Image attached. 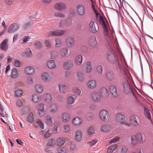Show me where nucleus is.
Masks as SVG:
<instances>
[{"mask_svg":"<svg viewBox=\"0 0 153 153\" xmlns=\"http://www.w3.org/2000/svg\"><path fill=\"white\" fill-rule=\"evenodd\" d=\"M123 77L124 78L122 80V85L123 88L124 92L126 94H129L131 92L135 96L134 92L131 88L128 82V79L127 76L125 74Z\"/></svg>","mask_w":153,"mask_h":153,"instance_id":"obj_1","label":"nucleus"},{"mask_svg":"<svg viewBox=\"0 0 153 153\" xmlns=\"http://www.w3.org/2000/svg\"><path fill=\"white\" fill-rule=\"evenodd\" d=\"M107 57L108 60L111 63L115 64L116 62H118L119 59L118 56L112 52L107 53Z\"/></svg>","mask_w":153,"mask_h":153,"instance_id":"obj_2","label":"nucleus"},{"mask_svg":"<svg viewBox=\"0 0 153 153\" xmlns=\"http://www.w3.org/2000/svg\"><path fill=\"white\" fill-rule=\"evenodd\" d=\"M99 17V21L100 23L102 25L105 37L106 39L108 40L109 36L108 35V29L106 24L102 17L100 14H98V16H97V17Z\"/></svg>","mask_w":153,"mask_h":153,"instance_id":"obj_3","label":"nucleus"},{"mask_svg":"<svg viewBox=\"0 0 153 153\" xmlns=\"http://www.w3.org/2000/svg\"><path fill=\"white\" fill-rule=\"evenodd\" d=\"M88 43L91 46L94 47L97 45L96 39L95 36H91L89 38L88 40Z\"/></svg>","mask_w":153,"mask_h":153,"instance_id":"obj_4","label":"nucleus"},{"mask_svg":"<svg viewBox=\"0 0 153 153\" xmlns=\"http://www.w3.org/2000/svg\"><path fill=\"white\" fill-rule=\"evenodd\" d=\"M76 10L77 13L79 16H83L85 13V8L82 5H78L76 7Z\"/></svg>","mask_w":153,"mask_h":153,"instance_id":"obj_5","label":"nucleus"},{"mask_svg":"<svg viewBox=\"0 0 153 153\" xmlns=\"http://www.w3.org/2000/svg\"><path fill=\"white\" fill-rule=\"evenodd\" d=\"M19 28V25L17 23H14L10 25L8 29L9 33H12L17 30Z\"/></svg>","mask_w":153,"mask_h":153,"instance_id":"obj_6","label":"nucleus"},{"mask_svg":"<svg viewBox=\"0 0 153 153\" xmlns=\"http://www.w3.org/2000/svg\"><path fill=\"white\" fill-rule=\"evenodd\" d=\"M43 98L46 102L51 103L53 102V99L52 94H51L45 93L43 96Z\"/></svg>","mask_w":153,"mask_h":153,"instance_id":"obj_7","label":"nucleus"},{"mask_svg":"<svg viewBox=\"0 0 153 153\" xmlns=\"http://www.w3.org/2000/svg\"><path fill=\"white\" fill-rule=\"evenodd\" d=\"M108 89L113 96L115 97L118 96V94L117 88L114 85H111Z\"/></svg>","mask_w":153,"mask_h":153,"instance_id":"obj_8","label":"nucleus"},{"mask_svg":"<svg viewBox=\"0 0 153 153\" xmlns=\"http://www.w3.org/2000/svg\"><path fill=\"white\" fill-rule=\"evenodd\" d=\"M42 79L45 82H49L51 79V76L48 72H44L41 76Z\"/></svg>","mask_w":153,"mask_h":153,"instance_id":"obj_9","label":"nucleus"},{"mask_svg":"<svg viewBox=\"0 0 153 153\" xmlns=\"http://www.w3.org/2000/svg\"><path fill=\"white\" fill-rule=\"evenodd\" d=\"M100 116L101 119L102 120L105 121L109 118L108 112L105 110H103L100 111Z\"/></svg>","mask_w":153,"mask_h":153,"instance_id":"obj_10","label":"nucleus"},{"mask_svg":"<svg viewBox=\"0 0 153 153\" xmlns=\"http://www.w3.org/2000/svg\"><path fill=\"white\" fill-rule=\"evenodd\" d=\"M100 93L101 97L102 98H106L109 95L108 90L105 87H102L100 89Z\"/></svg>","mask_w":153,"mask_h":153,"instance_id":"obj_11","label":"nucleus"},{"mask_svg":"<svg viewBox=\"0 0 153 153\" xmlns=\"http://www.w3.org/2000/svg\"><path fill=\"white\" fill-rule=\"evenodd\" d=\"M82 133L80 130H76L75 132V139L77 142H80L82 139Z\"/></svg>","mask_w":153,"mask_h":153,"instance_id":"obj_12","label":"nucleus"},{"mask_svg":"<svg viewBox=\"0 0 153 153\" xmlns=\"http://www.w3.org/2000/svg\"><path fill=\"white\" fill-rule=\"evenodd\" d=\"M54 7L56 10L61 11L65 9L66 5L64 3L59 2L55 4Z\"/></svg>","mask_w":153,"mask_h":153,"instance_id":"obj_13","label":"nucleus"},{"mask_svg":"<svg viewBox=\"0 0 153 153\" xmlns=\"http://www.w3.org/2000/svg\"><path fill=\"white\" fill-rule=\"evenodd\" d=\"M91 99L94 101H99L101 97L99 92L96 91L93 92L91 94Z\"/></svg>","mask_w":153,"mask_h":153,"instance_id":"obj_14","label":"nucleus"},{"mask_svg":"<svg viewBox=\"0 0 153 153\" xmlns=\"http://www.w3.org/2000/svg\"><path fill=\"white\" fill-rule=\"evenodd\" d=\"M75 40L73 37H68L65 41V44L68 47H72L74 43Z\"/></svg>","mask_w":153,"mask_h":153,"instance_id":"obj_15","label":"nucleus"},{"mask_svg":"<svg viewBox=\"0 0 153 153\" xmlns=\"http://www.w3.org/2000/svg\"><path fill=\"white\" fill-rule=\"evenodd\" d=\"M8 42V39H6L1 42L0 45V48L1 50L6 51L8 48V46L7 45Z\"/></svg>","mask_w":153,"mask_h":153,"instance_id":"obj_16","label":"nucleus"},{"mask_svg":"<svg viewBox=\"0 0 153 153\" xmlns=\"http://www.w3.org/2000/svg\"><path fill=\"white\" fill-rule=\"evenodd\" d=\"M73 62L70 60H67L63 63V67L66 70L70 69L73 66Z\"/></svg>","mask_w":153,"mask_h":153,"instance_id":"obj_17","label":"nucleus"},{"mask_svg":"<svg viewBox=\"0 0 153 153\" xmlns=\"http://www.w3.org/2000/svg\"><path fill=\"white\" fill-rule=\"evenodd\" d=\"M114 72L111 71H107L106 77L107 79L109 81H112L114 78Z\"/></svg>","mask_w":153,"mask_h":153,"instance_id":"obj_18","label":"nucleus"},{"mask_svg":"<svg viewBox=\"0 0 153 153\" xmlns=\"http://www.w3.org/2000/svg\"><path fill=\"white\" fill-rule=\"evenodd\" d=\"M68 49L67 47L61 48L59 52V54L60 56L62 57L67 56L68 54Z\"/></svg>","mask_w":153,"mask_h":153,"instance_id":"obj_19","label":"nucleus"},{"mask_svg":"<svg viewBox=\"0 0 153 153\" xmlns=\"http://www.w3.org/2000/svg\"><path fill=\"white\" fill-rule=\"evenodd\" d=\"M76 98V96L75 95H72L69 96L67 100V103L69 105L73 104L74 103Z\"/></svg>","mask_w":153,"mask_h":153,"instance_id":"obj_20","label":"nucleus"},{"mask_svg":"<svg viewBox=\"0 0 153 153\" xmlns=\"http://www.w3.org/2000/svg\"><path fill=\"white\" fill-rule=\"evenodd\" d=\"M130 121L131 124L134 126H137L139 125V123L137 121L136 116L132 115L130 117Z\"/></svg>","mask_w":153,"mask_h":153,"instance_id":"obj_21","label":"nucleus"},{"mask_svg":"<svg viewBox=\"0 0 153 153\" xmlns=\"http://www.w3.org/2000/svg\"><path fill=\"white\" fill-rule=\"evenodd\" d=\"M46 65L48 68L50 69H54L56 67V64L55 61L52 60L48 61Z\"/></svg>","mask_w":153,"mask_h":153,"instance_id":"obj_22","label":"nucleus"},{"mask_svg":"<svg viewBox=\"0 0 153 153\" xmlns=\"http://www.w3.org/2000/svg\"><path fill=\"white\" fill-rule=\"evenodd\" d=\"M61 118L63 122H67L70 120V115L68 113L65 112L62 114Z\"/></svg>","mask_w":153,"mask_h":153,"instance_id":"obj_23","label":"nucleus"},{"mask_svg":"<svg viewBox=\"0 0 153 153\" xmlns=\"http://www.w3.org/2000/svg\"><path fill=\"white\" fill-rule=\"evenodd\" d=\"M34 90L38 93H41L43 91L44 88L41 85H36L34 87Z\"/></svg>","mask_w":153,"mask_h":153,"instance_id":"obj_24","label":"nucleus"},{"mask_svg":"<svg viewBox=\"0 0 153 153\" xmlns=\"http://www.w3.org/2000/svg\"><path fill=\"white\" fill-rule=\"evenodd\" d=\"M92 69L91 63L90 62H87L85 64V70L87 73L90 72Z\"/></svg>","mask_w":153,"mask_h":153,"instance_id":"obj_25","label":"nucleus"},{"mask_svg":"<svg viewBox=\"0 0 153 153\" xmlns=\"http://www.w3.org/2000/svg\"><path fill=\"white\" fill-rule=\"evenodd\" d=\"M65 31L62 30H54L51 32V35L53 36H61L64 34Z\"/></svg>","mask_w":153,"mask_h":153,"instance_id":"obj_26","label":"nucleus"},{"mask_svg":"<svg viewBox=\"0 0 153 153\" xmlns=\"http://www.w3.org/2000/svg\"><path fill=\"white\" fill-rule=\"evenodd\" d=\"M32 100L34 102H37L40 101L42 99L41 97L37 94L32 95L31 97Z\"/></svg>","mask_w":153,"mask_h":153,"instance_id":"obj_27","label":"nucleus"},{"mask_svg":"<svg viewBox=\"0 0 153 153\" xmlns=\"http://www.w3.org/2000/svg\"><path fill=\"white\" fill-rule=\"evenodd\" d=\"M89 29L90 31L93 33H95L97 32L95 25L94 22L91 21L89 24Z\"/></svg>","mask_w":153,"mask_h":153,"instance_id":"obj_28","label":"nucleus"},{"mask_svg":"<svg viewBox=\"0 0 153 153\" xmlns=\"http://www.w3.org/2000/svg\"><path fill=\"white\" fill-rule=\"evenodd\" d=\"M87 85L89 88L93 89L96 86L97 82L95 80H91L87 82Z\"/></svg>","mask_w":153,"mask_h":153,"instance_id":"obj_29","label":"nucleus"},{"mask_svg":"<svg viewBox=\"0 0 153 153\" xmlns=\"http://www.w3.org/2000/svg\"><path fill=\"white\" fill-rule=\"evenodd\" d=\"M58 106L55 104H52L49 107V111L52 113H55L58 111Z\"/></svg>","mask_w":153,"mask_h":153,"instance_id":"obj_30","label":"nucleus"},{"mask_svg":"<svg viewBox=\"0 0 153 153\" xmlns=\"http://www.w3.org/2000/svg\"><path fill=\"white\" fill-rule=\"evenodd\" d=\"M24 71L25 73L29 75L32 74L35 72V70L34 68L31 67H26Z\"/></svg>","mask_w":153,"mask_h":153,"instance_id":"obj_31","label":"nucleus"},{"mask_svg":"<svg viewBox=\"0 0 153 153\" xmlns=\"http://www.w3.org/2000/svg\"><path fill=\"white\" fill-rule=\"evenodd\" d=\"M58 86L60 92L62 93L65 92L68 87L67 85L64 84H59L58 85Z\"/></svg>","mask_w":153,"mask_h":153,"instance_id":"obj_32","label":"nucleus"},{"mask_svg":"<svg viewBox=\"0 0 153 153\" xmlns=\"http://www.w3.org/2000/svg\"><path fill=\"white\" fill-rule=\"evenodd\" d=\"M116 119L118 122L121 123L123 122V120H125V116L124 115L120 113L117 114Z\"/></svg>","mask_w":153,"mask_h":153,"instance_id":"obj_33","label":"nucleus"},{"mask_svg":"<svg viewBox=\"0 0 153 153\" xmlns=\"http://www.w3.org/2000/svg\"><path fill=\"white\" fill-rule=\"evenodd\" d=\"M143 111L145 117L148 120L152 121L150 113L148 108L146 107H145Z\"/></svg>","mask_w":153,"mask_h":153,"instance_id":"obj_34","label":"nucleus"},{"mask_svg":"<svg viewBox=\"0 0 153 153\" xmlns=\"http://www.w3.org/2000/svg\"><path fill=\"white\" fill-rule=\"evenodd\" d=\"M65 142V138L62 137H59L56 140V143L57 146H61L63 145Z\"/></svg>","mask_w":153,"mask_h":153,"instance_id":"obj_35","label":"nucleus"},{"mask_svg":"<svg viewBox=\"0 0 153 153\" xmlns=\"http://www.w3.org/2000/svg\"><path fill=\"white\" fill-rule=\"evenodd\" d=\"M117 144H114L110 146L108 148L107 152L108 153H111L117 147Z\"/></svg>","mask_w":153,"mask_h":153,"instance_id":"obj_36","label":"nucleus"},{"mask_svg":"<svg viewBox=\"0 0 153 153\" xmlns=\"http://www.w3.org/2000/svg\"><path fill=\"white\" fill-rule=\"evenodd\" d=\"M25 54L28 57H30L32 56V53L30 49L29 48H27L26 49L25 52L22 53V54L23 56H24Z\"/></svg>","mask_w":153,"mask_h":153,"instance_id":"obj_37","label":"nucleus"},{"mask_svg":"<svg viewBox=\"0 0 153 153\" xmlns=\"http://www.w3.org/2000/svg\"><path fill=\"white\" fill-rule=\"evenodd\" d=\"M19 73L16 69L13 68L11 71L10 77L12 78H15L18 76Z\"/></svg>","mask_w":153,"mask_h":153,"instance_id":"obj_38","label":"nucleus"},{"mask_svg":"<svg viewBox=\"0 0 153 153\" xmlns=\"http://www.w3.org/2000/svg\"><path fill=\"white\" fill-rule=\"evenodd\" d=\"M82 122L81 119L79 117L74 118L72 121L73 123L75 125H78L81 123Z\"/></svg>","mask_w":153,"mask_h":153,"instance_id":"obj_39","label":"nucleus"},{"mask_svg":"<svg viewBox=\"0 0 153 153\" xmlns=\"http://www.w3.org/2000/svg\"><path fill=\"white\" fill-rule=\"evenodd\" d=\"M111 129L110 126L107 124H104L101 128L100 130L102 132H107Z\"/></svg>","mask_w":153,"mask_h":153,"instance_id":"obj_40","label":"nucleus"},{"mask_svg":"<svg viewBox=\"0 0 153 153\" xmlns=\"http://www.w3.org/2000/svg\"><path fill=\"white\" fill-rule=\"evenodd\" d=\"M82 60V56L80 55H78L76 57L75 61L76 63L78 65H80L81 64Z\"/></svg>","mask_w":153,"mask_h":153,"instance_id":"obj_41","label":"nucleus"},{"mask_svg":"<svg viewBox=\"0 0 153 153\" xmlns=\"http://www.w3.org/2000/svg\"><path fill=\"white\" fill-rule=\"evenodd\" d=\"M34 117L33 114L32 112L30 113L27 117V120L30 123H32L34 120Z\"/></svg>","mask_w":153,"mask_h":153,"instance_id":"obj_42","label":"nucleus"},{"mask_svg":"<svg viewBox=\"0 0 153 153\" xmlns=\"http://www.w3.org/2000/svg\"><path fill=\"white\" fill-rule=\"evenodd\" d=\"M76 78L79 81H82L84 79L83 74L81 72H78L76 74Z\"/></svg>","mask_w":153,"mask_h":153,"instance_id":"obj_43","label":"nucleus"},{"mask_svg":"<svg viewBox=\"0 0 153 153\" xmlns=\"http://www.w3.org/2000/svg\"><path fill=\"white\" fill-rule=\"evenodd\" d=\"M85 117L88 120H92L94 117V115L92 113L88 112L85 114Z\"/></svg>","mask_w":153,"mask_h":153,"instance_id":"obj_44","label":"nucleus"},{"mask_svg":"<svg viewBox=\"0 0 153 153\" xmlns=\"http://www.w3.org/2000/svg\"><path fill=\"white\" fill-rule=\"evenodd\" d=\"M30 110V107L26 106L23 108L21 111V113L22 114H28Z\"/></svg>","mask_w":153,"mask_h":153,"instance_id":"obj_45","label":"nucleus"},{"mask_svg":"<svg viewBox=\"0 0 153 153\" xmlns=\"http://www.w3.org/2000/svg\"><path fill=\"white\" fill-rule=\"evenodd\" d=\"M73 93L77 95H80L81 94V91L80 89L76 87H74L72 90Z\"/></svg>","mask_w":153,"mask_h":153,"instance_id":"obj_46","label":"nucleus"},{"mask_svg":"<svg viewBox=\"0 0 153 153\" xmlns=\"http://www.w3.org/2000/svg\"><path fill=\"white\" fill-rule=\"evenodd\" d=\"M96 71L99 74H102V65H98L97 66Z\"/></svg>","mask_w":153,"mask_h":153,"instance_id":"obj_47","label":"nucleus"},{"mask_svg":"<svg viewBox=\"0 0 153 153\" xmlns=\"http://www.w3.org/2000/svg\"><path fill=\"white\" fill-rule=\"evenodd\" d=\"M55 47L56 48L59 47L62 45V41L59 39H55Z\"/></svg>","mask_w":153,"mask_h":153,"instance_id":"obj_48","label":"nucleus"},{"mask_svg":"<svg viewBox=\"0 0 153 153\" xmlns=\"http://www.w3.org/2000/svg\"><path fill=\"white\" fill-rule=\"evenodd\" d=\"M51 58L52 59H54L57 57L58 55V53L56 51H53L50 53Z\"/></svg>","mask_w":153,"mask_h":153,"instance_id":"obj_49","label":"nucleus"},{"mask_svg":"<svg viewBox=\"0 0 153 153\" xmlns=\"http://www.w3.org/2000/svg\"><path fill=\"white\" fill-rule=\"evenodd\" d=\"M135 137L137 141H142L143 140L142 135L140 133H137L135 135Z\"/></svg>","mask_w":153,"mask_h":153,"instance_id":"obj_50","label":"nucleus"},{"mask_svg":"<svg viewBox=\"0 0 153 153\" xmlns=\"http://www.w3.org/2000/svg\"><path fill=\"white\" fill-rule=\"evenodd\" d=\"M34 46L37 49H40L42 48V44L40 41H37L34 43Z\"/></svg>","mask_w":153,"mask_h":153,"instance_id":"obj_51","label":"nucleus"},{"mask_svg":"<svg viewBox=\"0 0 153 153\" xmlns=\"http://www.w3.org/2000/svg\"><path fill=\"white\" fill-rule=\"evenodd\" d=\"M57 151L59 153H67V150L65 148L60 147L57 149Z\"/></svg>","mask_w":153,"mask_h":153,"instance_id":"obj_52","label":"nucleus"},{"mask_svg":"<svg viewBox=\"0 0 153 153\" xmlns=\"http://www.w3.org/2000/svg\"><path fill=\"white\" fill-rule=\"evenodd\" d=\"M46 122L47 123L48 125H51L52 123V118L49 116H47L46 117Z\"/></svg>","mask_w":153,"mask_h":153,"instance_id":"obj_53","label":"nucleus"},{"mask_svg":"<svg viewBox=\"0 0 153 153\" xmlns=\"http://www.w3.org/2000/svg\"><path fill=\"white\" fill-rule=\"evenodd\" d=\"M87 132L89 135H92L94 134V127L92 126L89 127L87 130Z\"/></svg>","mask_w":153,"mask_h":153,"instance_id":"obj_54","label":"nucleus"},{"mask_svg":"<svg viewBox=\"0 0 153 153\" xmlns=\"http://www.w3.org/2000/svg\"><path fill=\"white\" fill-rule=\"evenodd\" d=\"M33 25V23L30 22H29L26 23L24 25V28L26 30L29 27H30Z\"/></svg>","mask_w":153,"mask_h":153,"instance_id":"obj_55","label":"nucleus"},{"mask_svg":"<svg viewBox=\"0 0 153 153\" xmlns=\"http://www.w3.org/2000/svg\"><path fill=\"white\" fill-rule=\"evenodd\" d=\"M23 94V91L21 90H16L15 91V96L17 97H19Z\"/></svg>","mask_w":153,"mask_h":153,"instance_id":"obj_56","label":"nucleus"},{"mask_svg":"<svg viewBox=\"0 0 153 153\" xmlns=\"http://www.w3.org/2000/svg\"><path fill=\"white\" fill-rule=\"evenodd\" d=\"M63 130L65 132H68L70 130V126L68 125H65L63 126Z\"/></svg>","mask_w":153,"mask_h":153,"instance_id":"obj_57","label":"nucleus"},{"mask_svg":"<svg viewBox=\"0 0 153 153\" xmlns=\"http://www.w3.org/2000/svg\"><path fill=\"white\" fill-rule=\"evenodd\" d=\"M120 139V138L119 137H116L112 139H111L109 143L110 144H112V143H116L119 141Z\"/></svg>","mask_w":153,"mask_h":153,"instance_id":"obj_58","label":"nucleus"},{"mask_svg":"<svg viewBox=\"0 0 153 153\" xmlns=\"http://www.w3.org/2000/svg\"><path fill=\"white\" fill-rule=\"evenodd\" d=\"M65 21V25L67 26H70L72 25V20L71 19H66Z\"/></svg>","mask_w":153,"mask_h":153,"instance_id":"obj_59","label":"nucleus"},{"mask_svg":"<svg viewBox=\"0 0 153 153\" xmlns=\"http://www.w3.org/2000/svg\"><path fill=\"white\" fill-rule=\"evenodd\" d=\"M55 141L53 139H51L47 141V145L49 146H52L55 144Z\"/></svg>","mask_w":153,"mask_h":153,"instance_id":"obj_60","label":"nucleus"},{"mask_svg":"<svg viewBox=\"0 0 153 153\" xmlns=\"http://www.w3.org/2000/svg\"><path fill=\"white\" fill-rule=\"evenodd\" d=\"M36 122L40 128L42 129L44 128V124L40 120H37Z\"/></svg>","mask_w":153,"mask_h":153,"instance_id":"obj_61","label":"nucleus"},{"mask_svg":"<svg viewBox=\"0 0 153 153\" xmlns=\"http://www.w3.org/2000/svg\"><path fill=\"white\" fill-rule=\"evenodd\" d=\"M120 153H126L127 151V149L125 146H123L120 147Z\"/></svg>","mask_w":153,"mask_h":153,"instance_id":"obj_62","label":"nucleus"},{"mask_svg":"<svg viewBox=\"0 0 153 153\" xmlns=\"http://www.w3.org/2000/svg\"><path fill=\"white\" fill-rule=\"evenodd\" d=\"M54 15L56 17H59L63 18L65 17V15L61 13H56L54 14Z\"/></svg>","mask_w":153,"mask_h":153,"instance_id":"obj_63","label":"nucleus"},{"mask_svg":"<svg viewBox=\"0 0 153 153\" xmlns=\"http://www.w3.org/2000/svg\"><path fill=\"white\" fill-rule=\"evenodd\" d=\"M65 24V21L62 20L59 22L58 27L59 28H62L64 26Z\"/></svg>","mask_w":153,"mask_h":153,"instance_id":"obj_64","label":"nucleus"}]
</instances>
